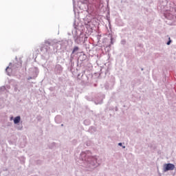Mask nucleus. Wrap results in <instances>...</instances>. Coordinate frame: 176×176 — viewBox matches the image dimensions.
Listing matches in <instances>:
<instances>
[{
  "label": "nucleus",
  "instance_id": "39448f33",
  "mask_svg": "<svg viewBox=\"0 0 176 176\" xmlns=\"http://www.w3.org/2000/svg\"><path fill=\"white\" fill-rule=\"evenodd\" d=\"M10 120H13V117H11V118H10Z\"/></svg>",
  "mask_w": 176,
  "mask_h": 176
},
{
  "label": "nucleus",
  "instance_id": "f257e3e1",
  "mask_svg": "<svg viewBox=\"0 0 176 176\" xmlns=\"http://www.w3.org/2000/svg\"><path fill=\"white\" fill-rule=\"evenodd\" d=\"M175 168V165L173 164H165L164 165V171H171Z\"/></svg>",
  "mask_w": 176,
  "mask_h": 176
},
{
  "label": "nucleus",
  "instance_id": "423d86ee",
  "mask_svg": "<svg viewBox=\"0 0 176 176\" xmlns=\"http://www.w3.org/2000/svg\"><path fill=\"white\" fill-rule=\"evenodd\" d=\"M119 146H122V143L118 144Z\"/></svg>",
  "mask_w": 176,
  "mask_h": 176
},
{
  "label": "nucleus",
  "instance_id": "6e6552de",
  "mask_svg": "<svg viewBox=\"0 0 176 176\" xmlns=\"http://www.w3.org/2000/svg\"><path fill=\"white\" fill-rule=\"evenodd\" d=\"M123 148H126V146H123Z\"/></svg>",
  "mask_w": 176,
  "mask_h": 176
},
{
  "label": "nucleus",
  "instance_id": "0eeeda50",
  "mask_svg": "<svg viewBox=\"0 0 176 176\" xmlns=\"http://www.w3.org/2000/svg\"><path fill=\"white\" fill-rule=\"evenodd\" d=\"M8 69H9V67H7V68H6V71H8Z\"/></svg>",
  "mask_w": 176,
  "mask_h": 176
},
{
  "label": "nucleus",
  "instance_id": "f03ea898",
  "mask_svg": "<svg viewBox=\"0 0 176 176\" xmlns=\"http://www.w3.org/2000/svg\"><path fill=\"white\" fill-rule=\"evenodd\" d=\"M21 120V118L19 116L14 118V124H17L20 123V121Z\"/></svg>",
  "mask_w": 176,
  "mask_h": 176
},
{
  "label": "nucleus",
  "instance_id": "20e7f679",
  "mask_svg": "<svg viewBox=\"0 0 176 176\" xmlns=\"http://www.w3.org/2000/svg\"><path fill=\"white\" fill-rule=\"evenodd\" d=\"M170 43H171V40H169V41L167 42L166 45H170Z\"/></svg>",
  "mask_w": 176,
  "mask_h": 176
},
{
  "label": "nucleus",
  "instance_id": "7ed1b4c3",
  "mask_svg": "<svg viewBox=\"0 0 176 176\" xmlns=\"http://www.w3.org/2000/svg\"><path fill=\"white\" fill-rule=\"evenodd\" d=\"M79 50V47H74L72 53H75V52H78Z\"/></svg>",
  "mask_w": 176,
  "mask_h": 176
}]
</instances>
